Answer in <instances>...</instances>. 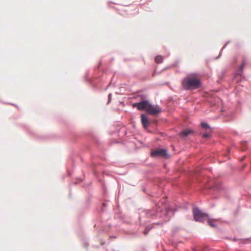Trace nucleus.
I'll return each instance as SVG.
<instances>
[{
    "label": "nucleus",
    "mask_w": 251,
    "mask_h": 251,
    "mask_svg": "<svg viewBox=\"0 0 251 251\" xmlns=\"http://www.w3.org/2000/svg\"><path fill=\"white\" fill-rule=\"evenodd\" d=\"M149 101L147 100H144L139 102H136L133 104V107H137L140 110H146L147 111Z\"/></svg>",
    "instance_id": "5"
},
{
    "label": "nucleus",
    "mask_w": 251,
    "mask_h": 251,
    "mask_svg": "<svg viewBox=\"0 0 251 251\" xmlns=\"http://www.w3.org/2000/svg\"><path fill=\"white\" fill-rule=\"evenodd\" d=\"M218 221H219L218 219H211L209 216H208V218L206 220V222H207L208 225L211 227H216V225L215 223Z\"/></svg>",
    "instance_id": "7"
},
{
    "label": "nucleus",
    "mask_w": 251,
    "mask_h": 251,
    "mask_svg": "<svg viewBox=\"0 0 251 251\" xmlns=\"http://www.w3.org/2000/svg\"><path fill=\"white\" fill-rule=\"evenodd\" d=\"M193 130L190 129H186L180 133L179 135L182 138L186 137L190 134L193 133Z\"/></svg>",
    "instance_id": "8"
},
{
    "label": "nucleus",
    "mask_w": 251,
    "mask_h": 251,
    "mask_svg": "<svg viewBox=\"0 0 251 251\" xmlns=\"http://www.w3.org/2000/svg\"><path fill=\"white\" fill-rule=\"evenodd\" d=\"M194 218L196 221L204 222L208 217V214L201 212L199 208H195L193 209Z\"/></svg>",
    "instance_id": "2"
},
{
    "label": "nucleus",
    "mask_w": 251,
    "mask_h": 251,
    "mask_svg": "<svg viewBox=\"0 0 251 251\" xmlns=\"http://www.w3.org/2000/svg\"><path fill=\"white\" fill-rule=\"evenodd\" d=\"M147 112L153 115H156L161 112V109L156 105H153L149 102Z\"/></svg>",
    "instance_id": "3"
},
{
    "label": "nucleus",
    "mask_w": 251,
    "mask_h": 251,
    "mask_svg": "<svg viewBox=\"0 0 251 251\" xmlns=\"http://www.w3.org/2000/svg\"><path fill=\"white\" fill-rule=\"evenodd\" d=\"M141 122L144 127L145 128H148L150 124V122L148 117L146 116L145 114H142L141 115Z\"/></svg>",
    "instance_id": "6"
},
{
    "label": "nucleus",
    "mask_w": 251,
    "mask_h": 251,
    "mask_svg": "<svg viewBox=\"0 0 251 251\" xmlns=\"http://www.w3.org/2000/svg\"><path fill=\"white\" fill-rule=\"evenodd\" d=\"M148 231H147L146 230L144 231L145 234L147 235Z\"/></svg>",
    "instance_id": "13"
},
{
    "label": "nucleus",
    "mask_w": 251,
    "mask_h": 251,
    "mask_svg": "<svg viewBox=\"0 0 251 251\" xmlns=\"http://www.w3.org/2000/svg\"><path fill=\"white\" fill-rule=\"evenodd\" d=\"M202 137L203 138H207L210 137V135L208 133H205L203 134Z\"/></svg>",
    "instance_id": "12"
},
{
    "label": "nucleus",
    "mask_w": 251,
    "mask_h": 251,
    "mask_svg": "<svg viewBox=\"0 0 251 251\" xmlns=\"http://www.w3.org/2000/svg\"><path fill=\"white\" fill-rule=\"evenodd\" d=\"M201 126L203 127H204L205 128H209V126L208 125H207L205 123H202L201 124Z\"/></svg>",
    "instance_id": "11"
},
{
    "label": "nucleus",
    "mask_w": 251,
    "mask_h": 251,
    "mask_svg": "<svg viewBox=\"0 0 251 251\" xmlns=\"http://www.w3.org/2000/svg\"><path fill=\"white\" fill-rule=\"evenodd\" d=\"M157 120H154V121H153V123H155V124H156V123H157Z\"/></svg>",
    "instance_id": "14"
},
{
    "label": "nucleus",
    "mask_w": 251,
    "mask_h": 251,
    "mask_svg": "<svg viewBox=\"0 0 251 251\" xmlns=\"http://www.w3.org/2000/svg\"><path fill=\"white\" fill-rule=\"evenodd\" d=\"M167 155V151L164 149H158L152 150L151 151V156L153 157L160 156L166 158Z\"/></svg>",
    "instance_id": "4"
},
{
    "label": "nucleus",
    "mask_w": 251,
    "mask_h": 251,
    "mask_svg": "<svg viewBox=\"0 0 251 251\" xmlns=\"http://www.w3.org/2000/svg\"><path fill=\"white\" fill-rule=\"evenodd\" d=\"M183 87L185 90H194L199 88L201 86L200 79L194 76H188L182 81Z\"/></svg>",
    "instance_id": "1"
},
{
    "label": "nucleus",
    "mask_w": 251,
    "mask_h": 251,
    "mask_svg": "<svg viewBox=\"0 0 251 251\" xmlns=\"http://www.w3.org/2000/svg\"><path fill=\"white\" fill-rule=\"evenodd\" d=\"M163 61V57L161 55H157L155 58V61L157 63H161Z\"/></svg>",
    "instance_id": "10"
},
{
    "label": "nucleus",
    "mask_w": 251,
    "mask_h": 251,
    "mask_svg": "<svg viewBox=\"0 0 251 251\" xmlns=\"http://www.w3.org/2000/svg\"><path fill=\"white\" fill-rule=\"evenodd\" d=\"M246 63V61L245 60H244L243 61V63L240 67V68L239 69V70L238 71V72H237V75H241L243 73V69H244V67Z\"/></svg>",
    "instance_id": "9"
}]
</instances>
